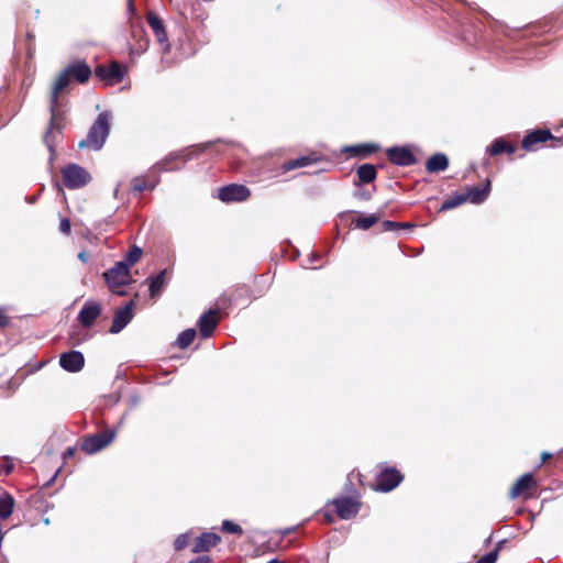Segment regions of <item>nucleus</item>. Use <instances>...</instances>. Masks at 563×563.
Wrapping results in <instances>:
<instances>
[{
    "instance_id": "nucleus-1",
    "label": "nucleus",
    "mask_w": 563,
    "mask_h": 563,
    "mask_svg": "<svg viewBox=\"0 0 563 563\" xmlns=\"http://www.w3.org/2000/svg\"><path fill=\"white\" fill-rule=\"evenodd\" d=\"M70 79H71L70 75L65 69L64 71H62L58 75V77L56 78V81L54 84V87H53L52 97H51L52 117H51L48 130L44 136V142L51 152H53V140L55 137V134H58L62 131V125L58 122V118L56 114V107L58 103V95L60 91H63L69 85Z\"/></svg>"
},
{
    "instance_id": "nucleus-2",
    "label": "nucleus",
    "mask_w": 563,
    "mask_h": 563,
    "mask_svg": "<svg viewBox=\"0 0 563 563\" xmlns=\"http://www.w3.org/2000/svg\"><path fill=\"white\" fill-rule=\"evenodd\" d=\"M111 114L108 111L99 113L93 124L90 126L87 139L79 142V147H91L100 150L110 132Z\"/></svg>"
},
{
    "instance_id": "nucleus-3",
    "label": "nucleus",
    "mask_w": 563,
    "mask_h": 563,
    "mask_svg": "<svg viewBox=\"0 0 563 563\" xmlns=\"http://www.w3.org/2000/svg\"><path fill=\"white\" fill-rule=\"evenodd\" d=\"M103 275L111 291L119 296L125 295L124 291L120 290V287L132 283L130 268L125 262L115 263V265L108 269Z\"/></svg>"
},
{
    "instance_id": "nucleus-4",
    "label": "nucleus",
    "mask_w": 563,
    "mask_h": 563,
    "mask_svg": "<svg viewBox=\"0 0 563 563\" xmlns=\"http://www.w3.org/2000/svg\"><path fill=\"white\" fill-rule=\"evenodd\" d=\"M64 184L69 189H77L87 185L91 177L90 174L77 164H69L62 169Z\"/></svg>"
},
{
    "instance_id": "nucleus-5",
    "label": "nucleus",
    "mask_w": 563,
    "mask_h": 563,
    "mask_svg": "<svg viewBox=\"0 0 563 563\" xmlns=\"http://www.w3.org/2000/svg\"><path fill=\"white\" fill-rule=\"evenodd\" d=\"M115 437L114 431H106L86 438L81 443V450L88 454H95L109 445Z\"/></svg>"
},
{
    "instance_id": "nucleus-6",
    "label": "nucleus",
    "mask_w": 563,
    "mask_h": 563,
    "mask_svg": "<svg viewBox=\"0 0 563 563\" xmlns=\"http://www.w3.org/2000/svg\"><path fill=\"white\" fill-rule=\"evenodd\" d=\"M251 196V191L244 185L232 184L219 189L218 197L224 202L244 201Z\"/></svg>"
},
{
    "instance_id": "nucleus-7",
    "label": "nucleus",
    "mask_w": 563,
    "mask_h": 563,
    "mask_svg": "<svg viewBox=\"0 0 563 563\" xmlns=\"http://www.w3.org/2000/svg\"><path fill=\"white\" fill-rule=\"evenodd\" d=\"M402 481L401 474L395 468L384 470L377 477L376 490L390 492Z\"/></svg>"
},
{
    "instance_id": "nucleus-8",
    "label": "nucleus",
    "mask_w": 563,
    "mask_h": 563,
    "mask_svg": "<svg viewBox=\"0 0 563 563\" xmlns=\"http://www.w3.org/2000/svg\"><path fill=\"white\" fill-rule=\"evenodd\" d=\"M59 365L63 369L69 373H77L82 369L85 358L79 351H69L59 356Z\"/></svg>"
},
{
    "instance_id": "nucleus-9",
    "label": "nucleus",
    "mask_w": 563,
    "mask_h": 563,
    "mask_svg": "<svg viewBox=\"0 0 563 563\" xmlns=\"http://www.w3.org/2000/svg\"><path fill=\"white\" fill-rule=\"evenodd\" d=\"M388 159L398 166H410L416 163L415 155L407 147L394 146L386 151Z\"/></svg>"
},
{
    "instance_id": "nucleus-10",
    "label": "nucleus",
    "mask_w": 563,
    "mask_h": 563,
    "mask_svg": "<svg viewBox=\"0 0 563 563\" xmlns=\"http://www.w3.org/2000/svg\"><path fill=\"white\" fill-rule=\"evenodd\" d=\"M332 504L335 507L338 516L345 520L356 516L360 510V504L349 497L336 498Z\"/></svg>"
},
{
    "instance_id": "nucleus-11",
    "label": "nucleus",
    "mask_w": 563,
    "mask_h": 563,
    "mask_svg": "<svg viewBox=\"0 0 563 563\" xmlns=\"http://www.w3.org/2000/svg\"><path fill=\"white\" fill-rule=\"evenodd\" d=\"M133 303H134L133 301H130L123 308L119 309L115 312L111 328H110L111 333H119L131 321V319L133 317V314H132Z\"/></svg>"
},
{
    "instance_id": "nucleus-12",
    "label": "nucleus",
    "mask_w": 563,
    "mask_h": 563,
    "mask_svg": "<svg viewBox=\"0 0 563 563\" xmlns=\"http://www.w3.org/2000/svg\"><path fill=\"white\" fill-rule=\"evenodd\" d=\"M101 313L100 305L96 301H87L78 314V320L85 327H90Z\"/></svg>"
},
{
    "instance_id": "nucleus-13",
    "label": "nucleus",
    "mask_w": 563,
    "mask_h": 563,
    "mask_svg": "<svg viewBox=\"0 0 563 563\" xmlns=\"http://www.w3.org/2000/svg\"><path fill=\"white\" fill-rule=\"evenodd\" d=\"M221 538L219 534L213 532H203L199 536L194 543L192 552L200 553L207 552L211 548L216 547L220 542Z\"/></svg>"
},
{
    "instance_id": "nucleus-14",
    "label": "nucleus",
    "mask_w": 563,
    "mask_h": 563,
    "mask_svg": "<svg viewBox=\"0 0 563 563\" xmlns=\"http://www.w3.org/2000/svg\"><path fill=\"white\" fill-rule=\"evenodd\" d=\"M147 22H148L150 26L152 27L157 41L161 44H164L166 46L165 49L167 51L168 49L167 32L165 30L164 23L161 20V18L157 14H155L154 12H148L147 13Z\"/></svg>"
},
{
    "instance_id": "nucleus-15",
    "label": "nucleus",
    "mask_w": 563,
    "mask_h": 563,
    "mask_svg": "<svg viewBox=\"0 0 563 563\" xmlns=\"http://www.w3.org/2000/svg\"><path fill=\"white\" fill-rule=\"evenodd\" d=\"M217 311L209 310L205 312L198 320V328L201 336L209 338L213 330L218 324V319L216 318Z\"/></svg>"
},
{
    "instance_id": "nucleus-16",
    "label": "nucleus",
    "mask_w": 563,
    "mask_h": 563,
    "mask_svg": "<svg viewBox=\"0 0 563 563\" xmlns=\"http://www.w3.org/2000/svg\"><path fill=\"white\" fill-rule=\"evenodd\" d=\"M96 75L102 80L107 81H121L123 79V71L118 63H112L110 66H98L96 68Z\"/></svg>"
},
{
    "instance_id": "nucleus-17",
    "label": "nucleus",
    "mask_w": 563,
    "mask_h": 563,
    "mask_svg": "<svg viewBox=\"0 0 563 563\" xmlns=\"http://www.w3.org/2000/svg\"><path fill=\"white\" fill-rule=\"evenodd\" d=\"M553 139L549 130H537L528 133L522 140V147L527 151L533 150L538 143H543L548 140Z\"/></svg>"
},
{
    "instance_id": "nucleus-18",
    "label": "nucleus",
    "mask_w": 563,
    "mask_h": 563,
    "mask_svg": "<svg viewBox=\"0 0 563 563\" xmlns=\"http://www.w3.org/2000/svg\"><path fill=\"white\" fill-rule=\"evenodd\" d=\"M66 70L71 78L76 79L80 84L86 82L91 75L90 67L84 62L70 64L66 67Z\"/></svg>"
},
{
    "instance_id": "nucleus-19",
    "label": "nucleus",
    "mask_w": 563,
    "mask_h": 563,
    "mask_svg": "<svg viewBox=\"0 0 563 563\" xmlns=\"http://www.w3.org/2000/svg\"><path fill=\"white\" fill-rule=\"evenodd\" d=\"M534 485V479L532 474L526 473L523 474L512 486L510 495L512 498L520 496L525 492H527L529 488H531Z\"/></svg>"
},
{
    "instance_id": "nucleus-20",
    "label": "nucleus",
    "mask_w": 563,
    "mask_h": 563,
    "mask_svg": "<svg viewBox=\"0 0 563 563\" xmlns=\"http://www.w3.org/2000/svg\"><path fill=\"white\" fill-rule=\"evenodd\" d=\"M449 166V159L444 154L438 153L432 155L426 164V168L429 173H438L445 170Z\"/></svg>"
},
{
    "instance_id": "nucleus-21",
    "label": "nucleus",
    "mask_w": 563,
    "mask_h": 563,
    "mask_svg": "<svg viewBox=\"0 0 563 563\" xmlns=\"http://www.w3.org/2000/svg\"><path fill=\"white\" fill-rule=\"evenodd\" d=\"M490 190V183L487 181L485 188L479 189L477 187H472L466 190L464 197H467V201L473 203H482L488 197Z\"/></svg>"
},
{
    "instance_id": "nucleus-22",
    "label": "nucleus",
    "mask_w": 563,
    "mask_h": 563,
    "mask_svg": "<svg viewBox=\"0 0 563 563\" xmlns=\"http://www.w3.org/2000/svg\"><path fill=\"white\" fill-rule=\"evenodd\" d=\"M378 147L374 144L350 145L342 148L343 153L351 156H365L374 153Z\"/></svg>"
},
{
    "instance_id": "nucleus-23",
    "label": "nucleus",
    "mask_w": 563,
    "mask_h": 563,
    "mask_svg": "<svg viewBox=\"0 0 563 563\" xmlns=\"http://www.w3.org/2000/svg\"><path fill=\"white\" fill-rule=\"evenodd\" d=\"M356 174H357V178H358L360 183H362V184L372 183L376 179V176H377L376 168L372 164L361 165L357 168Z\"/></svg>"
},
{
    "instance_id": "nucleus-24",
    "label": "nucleus",
    "mask_w": 563,
    "mask_h": 563,
    "mask_svg": "<svg viewBox=\"0 0 563 563\" xmlns=\"http://www.w3.org/2000/svg\"><path fill=\"white\" fill-rule=\"evenodd\" d=\"M14 499L8 494L3 493L0 496V519L4 520L9 518L13 511Z\"/></svg>"
},
{
    "instance_id": "nucleus-25",
    "label": "nucleus",
    "mask_w": 563,
    "mask_h": 563,
    "mask_svg": "<svg viewBox=\"0 0 563 563\" xmlns=\"http://www.w3.org/2000/svg\"><path fill=\"white\" fill-rule=\"evenodd\" d=\"M166 285V271H162L155 277L150 279L148 290L152 297L161 294Z\"/></svg>"
},
{
    "instance_id": "nucleus-26",
    "label": "nucleus",
    "mask_w": 563,
    "mask_h": 563,
    "mask_svg": "<svg viewBox=\"0 0 563 563\" xmlns=\"http://www.w3.org/2000/svg\"><path fill=\"white\" fill-rule=\"evenodd\" d=\"M379 219L380 217L378 214L360 216L353 221V223L357 229L368 230L371 227L376 224Z\"/></svg>"
},
{
    "instance_id": "nucleus-27",
    "label": "nucleus",
    "mask_w": 563,
    "mask_h": 563,
    "mask_svg": "<svg viewBox=\"0 0 563 563\" xmlns=\"http://www.w3.org/2000/svg\"><path fill=\"white\" fill-rule=\"evenodd\" d=\"M489 152L493 156L501 154L503 152L512 154L515 153V146L507 144L503 139H497L493 142Z\"/></svg>"
},
{
    "instance_id": "nucleus-28",
    "label": "nucleus",
    "mask_w": 563,
    "mask_h": 563,
    "mask_svg": "<svg viewBox=\"0 0 563 563\" xmlns=\"http://www.w3.org/2000/svg\"><path fill=\"white\" fill-rule=\"evenodd\" d=\"M195 338H196V330L187 329L178 335L176 344L180 349H186L192 343Z\"/></svg>"
},
{
    "instance_id": "nucleus-29",
    "label": "nucleus",
    "mask_w": 563,
    "mask_h": 563,
    "mask_svg": "<svg viewBox=\"0 0 563 563\" xmlns=\"http://www.w3.org/2000/svg\"><path fill=\"white\" fill-rule=\"evenodd\" d=\"M467 201V197H464V194H459V195H455L449 199H446L442 206H441V210L442 211H445V210H451L453 208H456L459 206H461L462 203L466 202Z\"/></svg>"
},
{
    "instance_id": "nucleus-30",
    "label": "nucleus",
    "mask_w": 563,
    "mask_h": 563,
    "mask_svg": "<svg viewBox=\"0 0 563 563\" xmlns=\"http://www.w3.org/2000/svg\"><path fill=\"white\" fill-rule=\"evenodd\" d=\"M312 159L309 156H302L292 161H289L284 164L285 170H292L300 167H306L310 165Z\"/></svg>"
},
{
    "instance_id": "nucleus-31",
    "label": "nucleus",
    "mask_w": 563,
    "mask_h": 563,
    "mask_svg": "<svg viewBox=\"0 0 563 563\" xmlns=\"http://www.w3.org/2000/svg\"><path fill=\"white\" fill-rule=\"evenodd\" d=\"M141 256L142 250L137 246H133L126 253L125 260L123 262H125L128 264V267L130 268V266L135 264L141 258Z\"/></svg>"
},
{
    "instance_id": "nucleus-32",
    "label": "nucleus",
    "mask_w": 563,
    "mask_h": 563,
    "mask_svg": "<svg viewBox=\"0 0 563 563\" xmlns=\"http://www.w3.org/2000/svg\"><path fill=\"white\" fill-rule=\"evenodd\" d=\"M14 468V462L11 457L0 459V475H9Z\"/></svg>"
},
{
    "instance_id": "nucleus-33",
    "label": "nucleus",
    "mask_w": 563,
    "mask_h": 563,
    "mask_svg": "<svg viewBox=\"0 0 563 563\" xmlns=\"http://www.w3.org/2000/svg\"><path fill=\"white\" fill-rule=\"evenodd\" d=\"M222 530L224 532H229V533H236V534L243 533V529L239 525H236L230 520H224L222 522Z\"/></svg>"
},
{
    "instance_id": "nucleus-34",
    "label": "nucleus",
    "mask_w": 563,
    "mask_h": 563,
    "mask_svg": "<svg viewBox=\"0 0 563 563\" xmlns=\"http://www.w3.org/2000/svg\"><path fill=\"white\" fill-rule=\"evenodd\" d=\"M153 187H154L153 185L150 186L146 183V180L143 178L136 177L133 179V185H132L133 191L141 192L145 189H152Z\"/></svg>"
},
{
    "instance_id": "nucleus-35",
    "label": "nucleus",
    "mask_w": 563,
    "mask_h": 563,
    "mask_svg": "<svg viewBox=\"0 0 563 563\" xmlns=\"http://www.w3.org/2000/svg\"><path fill=\"white\" fill-rule=\"evenodd\" d=\"M190 536L188 533L180 534L174 542L176 551L184 550L189 544Z\"/></svg>"
},
{
    "instance_id": "nucleus-36",
    "label": "nucleus",
    "mask_w": 563,
    "mask_h": 563,
    "mask_svg": "<svg viewBox=\"0 0 563 563\" xmlns=\"http://www.w3.org/2000/svg\"><path fill=\"white\" fill-rule=\"evenodd\" d=\"M498 559V549H495L482 556L476 563H496Z\"/></svg>"
},
{
    "instance_id": "nucleus-37",
    "label": "nucleus",
    "mask_w": 563,
    "mask_h": 563,
    "mask_svg": "<svg viewBox=\"0 0 563 563\" xmlns=\"http://www.w3.org/2000/svg\"><path fill=\"white\" fill-rule=\"evenodd\" d=\"M401 225L402 224H400V223L388 221V220L383 222V228H384L385 231L395 230V229H397V228H399Z\"/></svg>"
},
{
    "instance_id": "nucleus-38",
    "label": "nucleus",
    "mask_w": 563,
    "mask_h": 563,
    "mask_svg": "<svg viewBox=\"0 0 563 563\" xmlns=\"http://www.w3.org/2000/svg\"><path fill=\"white\" fill-rule=\"evenodd\" d=\"M59 230L65 233V234H68L70 232V222L68 219H63L59 223Z\"/></svg>"
},
{
    "instance_id": "nucleus-39",
    "label": "nucleus",
    "mask_w": 563,
    "mask_h": 563,
    "mask_svg": "<svg viewBox=\"0 0 563 563\" xmlns=\"http://www.w3.org/2000/svg\"><path fill=\"white\" fill-rule=\"evenodd\" d=\"M9 323V317L3 308H0V327H5Z\"/></svg>"
},
{
    "instance_id": "nucleus-40",
    "label": "nucleus",
    "mask_w": 563,
    "mask_h": 563,
    "mask_svg": "<svg viewBox=\"0 0 563 563\" xmlns=\"http://www.w3.org/2000/svg\"><path fill=\"white\" fill-rule=\"evenodd\" d=\"M189 563H210V559L208 556H199L189 561Z\"/></svg>"
},
{
    "instance_id": "nucleus-41",
    "label": "nucleus",
    "mask_w": 563,
    "mask_h": 563,
    "mask_svg": "<svg viewBox=\"0 0 563 563\" xmlns=\"http://www.w3.org/2000/svg\"><path fill=\"white\" fill-rule=\"evenodd\" d=\"M78 258L82 262V263H87L88 262V253L82 251V252H79L78 254Z\"/></svg>"
},
{
    "instance_id": "nucleus-42",
    "label": "nucleus",
    "mask_w": 563,
    "mask_h": 563,
    "mask_svg": "<svg viewBox=\"0 0 563 563\" xmlns=\"http://www.w3.org/2000/svg\"><path fill=\"white\" fill-rule=\"evenodd\" d=\"M128 11L131 14H135V7H134V3H133V0H128Z\"/></svg>"
},
{
    "instance_id": "nucleus-43",
    "label": "nucleus",
    "mask_w": 563,
    "mask_h": 563,
    "mask_svg": "<svg viewBox=\"0 0 563 563\" xmlns=\"http://www.w3.org/2000/svg\"><path fill=\"white\" fill-rule=\"evenodd\" d=\"M550 456H551V454H549V453H543V454H542V462H545Z\"/></svg>"
},
{
    "instance_id": "nucleus-44",
    "label": "nucleus",
    "mask_w": 563,
    "mask_h": 563,
    "mask_svg": "<svg viewBox=\"0 0 563 563\" xmlns=\"http://www.w3.org/2000/svg\"><path fill=\"white\" fill-rule=\"evenodd\" d=\"M74 454V449L73 448H68L67 451H66V455H73Z\"/></svg>"
},
{
    "instance_id": "nucleus-45",
    "label": "nucleus",
    "mask_w": 563,
    "mask_h": 563,
    "mask_svg": "<svg viewBox=\"0 0 563 563\" xmlns=\"http://www.w3.org/2000/svg\"><path fill=\"white\" fill-rule=\"evenodd\" d=\"M267 563H280L278 560H271Z\"/></svg>"
}]
</instances>
